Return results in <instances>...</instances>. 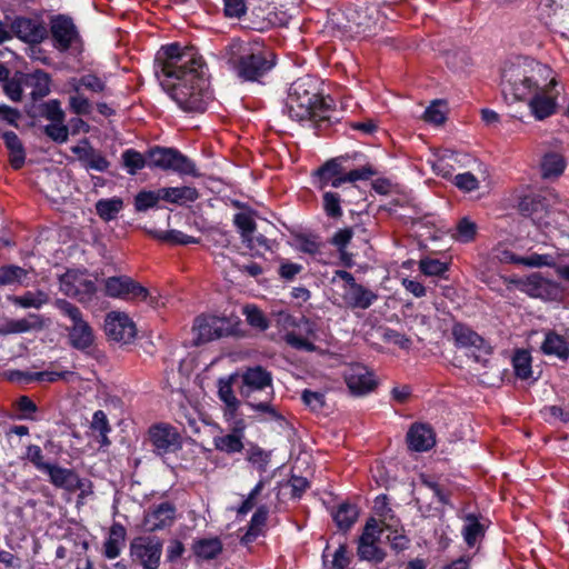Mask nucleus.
I'll list each match as a JSON object with an SVG mask.
<instances>
[{
  "instance_id": "obj_1",
  "label": "nucleus",
  "mask_w": 569,
  "mask_h": 569,
  "mask_svg": "<svg viewBox=\"0 0 569 569\" xmlns=\"http://www.w3.org/2000/svg\"><path fill=\"white\" fill-rule=\"evenodd\" d=\"M346 162L345 157L331 158L311 172V184L322 191V208L331 219L342 217L343 193L356 191L357 181H366L377 174L371 164L348 169Z\"/></svg>"
},
{
  "instance_id": "obj_2",
  "label": "nucleus",
  "mask_w": 569,
  "mask_h": 569,
  "mask_svg": "<svg viewBox=\"0 0 569 569\" xmlns=\"http://www.w3.org/2000/svg\"><path fill=\"white\" fill-rule=\"evenodd\" d=\"M335 111L333 100L319 92L312 77H301L291 83L283 112L292 120L308 122L320 134L331 126Z\"/></svg>"
},
{
  "instance_id": "obj_3",
  "label": "nucleus",
  "mask_w": 569,
  "mask_h": 569,
  "mask_svg": "<svg viewBox=\"0 0 569 569\" xmlns=\"http://www.w3.org/2000/svg\"><path fill=\"white\" fill-rule=\"evenodd\" d=\"M179 59L180 110L189 113H202L211 100L207 64L192 44L180 48Z\"/></svg>"
},
{
  "instance_id": "obj_4",
  "label": "nucleus",
  "mask_w": 569,
  "mask_h": 569,
  "mask_svg": "<svg viewBox=\"0 0 569 569\" xmlns=\"http://www.w3.org/2000/svg\"><path fill=\"white\" fill-rule=\"evenodd\" d=\"M224 57L241 82H261L277 63L276 54L259 41L232 39Z\"/></svg>"
},
{
  "instance_id": "obj_5",
  "label": "nucleus",
  "mask_w": 569,
  "mask_h": 569,
  "mask_svg": "<svg viewBox=\"0 0 569 569\" xmlns=\"http://www.w3.org/2000/svg\"><path fill=\"white\" fill-rule=\"evenodd\" d=\"M551 69L532 59H521L505 67L501 76L502 92L513 100L526 101L538 90L555 87V78L548 80Z\"/></svg>"
},
{
  "instance_id": "obj_6",
  "label": "nucleus",
  "mask_w": 569,
  "mask_h": 569,
  "mask_svg": "<svg viewBox=\"0 0 569 569\" xmlns=\"http://www.w3.org/2000/svg\"><path fill=\"white\" fill-rule=\"evenodd\" d=\"M56 305L62 315L71 320V326L67 328L70 347L82 352H88L96 341L92 327L83 319L82 312L73 303L64 299H59Z\"/></svg>"
},
{
  "instance_id": "obj_7",
  "label": "nucleus",
  "mask_w": 569,
  "mask_h": 569,
  "mask_svg": "<svg viewBox=\"0 0 569 569\" xmlns=\"http://www.w3.org/2000/svg\"><path fill=\"white\" fill-rule=\"evenodd\" d=\"M154 73L162 89L173 100H178V42L162 46L156 53Z\"/></svg>"
},
{
  "instance_id": "obj_8",
  "label": "nucleus",
  "mask_w": 569,
  "mask_h": 569,
  "mask_svg": "<svg viewBox=\"0 0 569 569\" xmlns=\"http://www.w3.org/2000/svg\"><path fill=\"white\" fill-rule=\"evenodd\" d=\"M342 281L340 298L349 309L366 310L378 299V295L356 281L355 276L346 270H336L332 282Z\"/></svg>"
},
{
  "instance_id": "obj_9",
  "label": "nucleus",
  "mask_w": 569,
  "mask_h": 569,
  "mask_svg": "<svg viewBox=\"0 0 569 569\" xmlns=\"http://www.w3.org/2000/svg\"><path fill=\"white\" fill-rule=\"evenodd\" d=\"M162 552L160 540L151 537H137L130 543V553L144 569H157Z\"/></svg>"
},
{
  "instance_id": "obj_10",
  "label": "nucleus",
  "mask_w": 569,
  "mask_h": 569,
  "mask_svg": "<svg viewBox=\"0 0 569 569\" xmlns=\"http://www.w3.org/2000/svg\"><path fill=\"white\" fill-rule=\"evenodd\" d=\"M224 322V319L214 316L200 315L196 317L191 327L190 343L200 346L226 336Z\"/></svg>"
},
{
  "instance_id": "obj_11",
  "label": "nucleus",
  "mask_w": 569,
  "mask_h": 569,
  "mask_svg": "<svg viewBox=\"0 0 569 569\" xmlns=\"http://www.w3.org/2000/svg\"><path fill=\"white\" fill-rule=\"evenodd\" d=\"M343 378L349 391L353 396H365L373 391L378 386L373 372L361 363H353L346 368Z\"/></svg>"
},
{
  "instance_id": "obj_12",
  "label": "nucleus",
  "mask_w": 569,
  "mask_h": 569,
  "mask_svg": "<svg viewBox=\"0 0 569 569\" xmlns=\"http://www.w3.org/2000/svg\"><path fill=\"white\" fill-rule=\"evenodd\" d=\"M104 292L112 298L146 300L148 289L127 276L109 277L104 280Z\"/></svg>"
},
{
  "instance_id": "obj_13",
  "label": "nucleus",
  "mask_w": 569,
  "mask_h": 569,
  "mask_svg": "<svg viewBox=\"0 0 569 569\" xmlns=\"http://www.w3.org/2000/svg\"><path fill=\"white\" fill-rule=\"evenodd\" d=\"M104 331L110 340L130 343L137 335L134 322L121 312H110L104 320Z\"/></svg>"
},
{
  "instance_id": "obj_14",
  "label": "nucleus",
  "mask_w": 569,
  "mask_h": 569,
  "mask_svg": "<svg viewBox=\"0 0 569 569\" xmlns=\"http://www.w3.org/2000/svg\"><path fill=\"white\" fill-rule=\"evenodd\" d=\"M518 287L521 291L532 298L556 300L560 296L559 286L556 282L543 278L539 272H533L525 279L519 280Z\"/></svg>"
},
{
  "instance_id": "obj_15",
  "label": "nucleus",
  "mask_w": 569,
  "mask_h": 569,
  "mask_svg": "<svg viewBox=\"0 0 569 569\" xmlns=\"http://www.w3.org/2000/svg\"><path fill=\"white\" fill-rule=\"evenodd\" d=\"M50 32L54 48L67 51L78 38V30L72 19L64 14H58L50 21Z\"/></svg>"
},
{
  "instance_id": "obj_16",
  "label": "nucleus",
  "mask_w": 569,
  "mask_h": 569,
  "mask_svg": "<svg viewBox=\"0 0 569 569\" xmlns=\"http://www.w3.org/2000/svg\"><path fill=\"white\" fill-rule=\"evenodd\" d=\"M242 386L240 388V395L247 399H250L254 391H262L269 388L270 395H272V376L261 366H254L247 368L242 375Z\"/></svg>"
},
{
  "instance_id": "obj_17",
  "label": "nucleus",
  "mask_w": 569,
  "mask_h": 569,
  "mask_svg": "<svg viewBox=\"0 0 569 569\" xmlns=\"http://www.w3.org/2000/svg\"><path fill=\"white\" fill-rule=\"evenodd\" d=\"M451 333L458 348H475L485 355L492 352L490 345L466 323L455 322Z\"/></svg>"
},
{
  "instance_id": "obj_18",
  "label": "nucleus",
  "mask_w": 569,
  "mask_h": 569,
  "mask_svg": "<svg viewBox=\"0 0 569 569\" xmlns=\"http://www.w3.org/2000/svg\"><path fill=\"white\" fill-rule=\"evenodd\" d=\"M44 473L49 476V481L56 488L63 489L69 492L83 490L84 480H82L73 469L51 463Z\"/></svg>"
},
{
  "instance_id": "obj_19",
  "label": "nucleus",
  "mask_w": 569,
  "mask_h": 569,
  "mask_svg": "<svg viewBox=\"0 0 569 569\" xmlns=\"http://www.w3.org/2000/svg\"><path fill=\"white\" fill-rule=\"evenodd\" d=\"M410 450L423 452L430 450L436 445L433 429L426 423H413L406 436Z\"/></svg>"
},
{
  "instance_id": "obj_20",
  "label": "nucleus",
  "mask_w": 569,
  "mask_h": 569,
  "mask_svg": "<svg viewBox=\"0 0 569 569\" xmlns=\"http://www.w3.org/2000/svg\"><path fill=\"white\" fill-rule=\"evenodd\" d=\"M176 519V507L170 502H161L149 510L143 519L146 531H156L169 527Z\"/></svg>"
},
{
  "instance_id": "obj_21",
  "label": "nucleus",
  "mask_w": 569,
  "mask_h": 569,
  "mask_svg": "<svg viewBox=\"0 0 569 569\" xmlns=\"http://www.w3.org/2000/svg\"><path fill=\"white\" fill-rule=\"evenodd\" d=\"M11 32L27 43H39L46 36V29L40 23L24 17H17L11 22Z\"/></svg>"
},
{
  "instance_id": "obj_22",
  "label": "nucleus",
  "mask_w": 569,
  "mask_h": 569,
  "mask_svg": "<svg viewBox=\"0 0 569 569\" xmlns=\"http://www.w3.org/2000/svg\"><path fill=\"white\" fill-rule=\"evenodd\" d=\"M553 87H546L545 90H538L526 101H528L531 113L537 120H543L556 112V97L551 94Z\"/></svg>"
},
{
  "instance_id": "obj_23",
  "label": "nucleus",
  "mask_w": 569,
  "mask_h": 569,
  "mask_svg": "<svg viewBox=\"0 0 569 569\" xmlns=\"http://www.w3.org/2000/svg\"><path fill=\"white\" fill-rule=\"evenodd\" d=\"M236 379L237 375H230L227 378H220L218 380V396L224 403L223 415L226 420L234 418L240 408V401L233 392V382Z\"/></svg>"
},
{
  "instance_id": "obj_24",
  "label": "nucleus",
  "mask_w": 569,
  "mask_h": 569,
  "mask_svg": "<svg viewBox=\"0 0 569 569\" xmlns=\"http://www.w3.org/2000/svg\"><path fill=\"white\" fill-rule=\"evenodd\" d=\"M540 351L546 356L557 357L561 361L569 359V341L555 330L545 331V338Z\"/></svg>"
},
{
  "instance_id": "obj_25",
  "label": "nucleus",
  "mask_w": 569,
  "mask_h": 569,
  "mask_svg": "<svg viewBox=\"0 0 569 569\" xmlns=\"http://www.w3.org/2000/svg\"><path fill=\"white\" fill-rule=\"evenodd\" d=\"M149 436L159 455H163L174 448L178 433L168 425H157L150 428Z\"/></svg>"
},
{
  "instance_id": "obj_26",
  "label": "nucleus",
  "mask_w": 569,
  "mask_h": 569,
  "mask_svg": "<svg viewBox=\"0 0 569 569\" xmlns=\"http://www.w3.org/2000/svg\"><path fill=\"white\" fill-rule=\"evenodd\" d=\"M126 528L120 522H113L103 542V556L110 560L118 558L126 546Z\"/></svg>"
},
{
  "instance_id": "obj_27",
  "label": "nucleus",
  "mask_w": 569,
  "mask_h": 569,
  "mask_svg": "<svg viewBox=\"0 0 569 569\" xmlns=\"http://www.w3.org/2000/svg\"><path fill=\"white\" fill-rule=\"evenodd\" d=\"M72 152L78 156V159L87 169L104 172L110 167V162L107 160V158L99 150L91 146L73 147Z\"/></svg>"
},
{
  "instance_id": "obj_28",
  "label": "nucleus",
  "mask_w": 569,
  "mask_h": 569,
  "mask_svg": "<svg viewBox=\"0 0 569 569\" xmlns=\"http://www.w3.org/2000/svg\"><path fill=\"white\" fill-rule=\"evenodd\" d=\"M148 167L162 170L178 169V152L171 148L154 147L148 151Z\"/></svg>"
},
{
  "instance_id": "obj_29",
  "label": "nucleus",
  "mask_w": 569,
  "mask_h": 569,
  "mask_svg": "<svg viewBox=\"0 0 569 569\" xmlns=\"http://www.w3.org/2000/svg\"><path fill=\"white\" fill-rule=\"evenodd\" d=\"M567 167L565 157L555 151H550L543 154L540 169L541 177L543 179H555L560 177Z\"/></svg>"
},
{
  "instance_id": "obj_30",
  "label": "nucleus",
  "mask_w": 569,
  "mask_h": 569,
  "mask_svg": "<svg viewBox=\"0 0 569 569\" xmlns=\"http://www.w3.org/2000/svg\"><path fill=\"white\" fill-rule=\"evenodd\" d=\"M463 521L462 536L467 546L472 548L485 537L486 526L480 522V516L476 513H467Z\"/></svg>"
},
{
  "instance_id": "obj_31",
  "label": "nucleus",
  "mask_w": 569,
  "mask_h": 569,
  "mask_svg": "<svg viewBox=\"0 0 569 569\" xmlns=\"http://www.w3.org/2000/svg\"><path fill=\"white\" fill-rule=\"evenodd\" d=\"M64 284L67 287L66 293L82 303L90 302L97 292L96 282L87 278H78L72 284Z\"/></svg>"
},
{
  "instance_id": "obj_32",
  "label": "nucleus",
  "mask_w": 569,
  "mask_h": 569,
  "mask_svg": "<svg viewBox=\"0 0 569 569\" xmlns=\"http://www.w3.org/2000/svg\"><path fill=\"white\" fill-rule=\"evenodd\" d=\"M41 327L42 321L40 316L30 313L29 317L24 319L8 320L3 327L0 328V335L22 333L32 329H40Z\"/></svg>"
},
{
  "instance_id": "obj_33",
  "label": "nucleus",
  "mask_w": 569,
  "mask_h": 569,
  "mask_svg": "<svg viewBox=\"0 0 569 569\" xmlns=\"http://www.w3.org/2000/svg\"><path fill=\"white\" fill-rule=\"evenodd\" d=\"M193 553L202 560L216 559L223 550L222 542L219 538L199 539L193 542Z\"/></svg>"
},
{
  "instance_id": "obj_34",
  "label": "nucleus",
  "mask_w": 569,
  "mask_h": 569,
  "mask_svg": "<svg viewBox=\"0 0 569 569\" xmlns=\"http://www.w3.org/2000/svg\"><path fill=\"white\" fill-rule=\"evenodd\" d=\"M73 92H78L82 88L92 93H108V87L104 80L93 73H87L80 78H73L70 81Z\"/></svg>"
},
{
  "instance_id": "obj_35",
  "label": "nucleus",
  "mask_w": 569,
  "mask_h": 569,
  "mask_svg": "<svg viewBox=\"0 0 569 569\" xmlns=\"http://www.w3.org/2000/svg\"><path fill=\"white\" fill-rule=\"evenodd\" d=\"M268 515L269 510L267 506L258 507L252 515L248 530L242 538L246 543L253 542L260 535H262L263 528L267 525Z\"/></svg>"
},
{
  "instance_id": "obj_36",
  "label": "nucleus",
  "mask_w": 569,
  "mask_h": 569,
  "mask_svg": "<svg viewBox=\"0 0 569 569\" xmlns=\"http://www.w3.org/2000/svg\"><path fill=\"white\" fill-rule=\"evenodd\" d=\"M512 368L515 375L520 380H527L532 376V357L530 351L526 349H517L513 352Z\"/></svg>"
},
{
  "instance_id": "obj_37",
  "label": "nucleus",
  "mask_w": 569,
  "mask_h": 569,
  "mask_svg": "<svg viewBox=\"0 0 569 569\" xmlns=\"http://www.w3.org/2000/svg\"><path fill=\"white\" fill-rule=\"evenodd\" d=\"M233 223L240 231L242 242L246 243V246L249 249L253 250L254 249L253 232L257 227L253 218L248 213L240 212V213L234 214Z\"/></svg>"
},
{
  "instance_id": "obj_38",
  "label": "nucleus",
  "mask_w": 569,
  "mask_h": 569,
  "mask_svg": "<svg viewBox=\"0 0 569 569\" xmlns=\"http://www.w3.org/2000/svg\"><path fill=\"white\" fill-rule=\"evenodd\" d=\"M358 508L355 505L341 503L332 513L333 520L340 530H349L358 518Z\"/></svg>"
},
{
  "instance_id": "obj_39",
  "label": "nucleus",
  "mask_w": 569,
  "mask_h": 569,
  "mask_svg": "<svg viewBox=\"0 0 569 569\" xmlns=\"http://www.w3.org/2000/svg\"><path fill=\"white\" fill-rule=\"evenodd\" d=\"M214 448L227 455L241 452L243 449L242 435L228 433L213 438Z\"/></svg>"
},
{
  "instance_id": "obj_40",
  "label": "nucleus",
  "mask_w": 569,
  "mask_h": 569,
  "mask_svg": "<svg viewBox=\"0 0 569 569\" xmlns=\"http://www.w3.org/2000/svg\"><path fill=\"white\" fill-rule=\"evenodd\" d=\"M90 429L99 433V443L101 447L110 446L111 441L108 438V433L111 431V427L104 411L97 410L93 413Z\"/></svg>"
},
{
  "instance_id": "obj_41",
  "label": "nucleus",
  "mask_w": 569,
  "mask_h": 569,
  "mask_svg": "<svg viewBox=\"0 0 569 569\" xmlns=\"http://www.w3.org/2000/svg\"><path fill=\"white\" fill-rule=\"evenodd\" d=\"M16 306L22 308H41L48 302L49 297L46 292L38 290L36 292L27 291L22 296H12L9 298Z\"/></svg>"
},
{
  "instance_id": "obj_42",
  "label": "nucleus",
  "mask_w": 569,
  "mask_h": 569,
  "mask_svg": "<svg viewBox=\"0 0 569 569\" xmlns=\"http://www.w3.org/2000/svg\"><path fill=\"white\" fill-rule=\"evenodd\" d=\"M30 84L32 86L31 98L37 101L50 92V77L47 72L38 70L31 74Z\"/></svg>"
},
{
  "instance_id": "obj_43",
  "label": "nucleus",
  "mask_w": 569,
  "mask_h": 569,
  "mask_svg": "<svg viewBox=\"0 0 569 569\" xmlns=\"http://www.w3.org/2000/svg\"><path fill=\"white\" fill-rule=\"evenodd\" d=\"M122 204L123 202L119 198L101 199L96 203V211L101 219L110 221L120 212Z\"/></svg>"
},
{
  "instance_id": "obj_44",
  "label": "nucleus",
  "mask_w": 569,
  "mask_h": 569,
  "mask_svg": "<svg viewBox=\"0 0 569 569\" xmlns=\"http://www.w3.org/2000/svg\"><path fill=\"white\" fill-rule=\"evenodd\" d=\"M28 271L19 266L8 264L0 267V287L21 284Z\"/></svg>"
},
{
  "instance_id": "obj_45",
  "label": "nucleus",
  "mask_w": 569,
  "mask_h": 569,
  "mask_svg": "<svg viewBox=\"0 0 569 569\" xmlns=\"http://www.w3.org/2000/svg\"><path fill=\"white\" fill-rule=\"evenodd\" d=\"M122 160L128 172L130 174H136L146 166L148 167V152L143 156L133 149H128L122 153Z\"/></svg>"
},
{
  "instance_id": "obj_46",
  "label": "nucleus",
  "mask_w": 569,
  "mask_h": 569,
  "mask_svg": "<svg viewBox=\"0 0 569 569\" xmlns=\"http://www.w3.org/2000/svg\"><path fill=\"white\" fill-rule=\"evenodd\" d=\"M357 556L360 560L381 563L386 558V552L377 543H358Z\"/></svg>"
},
{
  "instance_id": "obj_47",
  "label": "nucleus",
  "mask_w": 569,
  "mask_h": 569,
  "mask_svg": "<svg viewBox=\"0 0 569 569\" xmlns=\"http://www.w3.org/2000/svg\"><path fill=\"white\" fill-rule=\"evenodd\" d=\"M477 229V224L473 221L468 217H463L457 222L453 237L460 242L468 243L476 238Z\"/></svg>"
},
{
  "instance_id": "obj_48",
  "label": "nucleus",
  "mask_w": 569,
  "mask_h": 569,
  "mask_svg": "<svg viewBox=\"0 0 569 569\" xmlns=\"http://www.w3.org/2000/svg\"><path fill=\"white\" fill-rule=\"evenodd\" d=\"M40 116L51 121H64L66 114L61 109L60 101L57 99L49 100L39 107Z\"/></svg>"
},
{
  "instance_id": "obj_49",
  "label": "nucleus",
  "mask_w": 569,
  "mask_h": 569,
  "mask_svg": "<svg viewBox=\"0 0 569 569\" xmlns=\"http://www.w3.org/2000/svg\"><path fill=\"white\" fill-rule=\"evenodd\" d=\"M43 132L54 142L64 143L68 141L69 127L64 124V121H51V123L44 126Z\"/></svg>"
},
{
  "instance_id": "obj_50",
  "label": "nucleus",
  "mask_w": 569,
  "mask_h": 569,
  "mask_svg": "<svg viewBox=\"0 0 569 569\" xmlns=\"http://www.w3.org/2000/svg\"><path fill=\"white\" fill-rule=\"evenodd\" d=\"M516 263L523 264L527 267H553L555 258L550 254L531 253L527 257H518L513 259Z\"/></svg>"
},
{
  "instance_id": "obj_51",
  "label": "nucleus",
  "mask_w": 569,
  "mask_h": 569,
  "mask_svg": "<svg viewBox=\"0 0 569 569\" xmlns=\"http://www.w3.org/2000/svg\"><path fill=\"white\" fill-rule=\"evenodd\" d=\"M24 458L32 463V466L41 471L44 472L51 462H47L44 460V455L40 446L38 445H29L26 449Z\"/></svg>"
},
{
  "instance_id": "obj_52",
  "label": "nucleus",
  "mask_w": 569,
  "mask_h": 569,
  "mask_svg": "<svg viewBox=\"0 0 569 569\" xmlns=\"http://www.w3.org/2000/svg\"><path fill=\"white\" fill-rule=\"evenodd\" d=\"M69 107L78 116H87L92 110L89 99L79 90L69 97Z\"/></svg>"
},
{
  "instance_id": "obj_53",
  "label": "nucleus",
  "mask_w": 569,
  "mask_h": 569,
  "mask_svg": "<svg viewBox=\"0 0 569 569\" xmlns=\"http://www.w3.org/2000/svg\"><path fill=\"white\" fill-rule=\"evenodd\" d=\"M382 530L379 529L378 521L375 518H369L365 525L358 543H377L380 539Z\"/></svg>"
},
{
  "instance_id": "obj_54",
  "label": "nucleus",
  "mask_w": 569,
  "mask_h": 569,
  "mask_svg": "<svg viewBox=\"0 0 569 569\" xmlns=\"http://www.w3.org/2000/svg\"><path fill=\"white\" fill-rule=\"evenodd\" d=\"M419 269L426 276H442L448 264L438 259L425 258L420 260Z\"/></svg>"
},
{
  "instance_id": "obj_55",
  "label": "nucleus",
  "mask_w": 569,
  "mask_h": 569,
  "mask_svg": "<svg viewBox=\"0 0 569 569\" xmlns=\"http://www.w3.org/2000/svg\"><path fill=\"white\" fill-rule=\"evenodd\" d=\"M247 321L250 326L260 330H266L269 326L263 312L256 306H247L244 308Z\"/></svg>"
},
{
  "instance_id": "obj_56",
  "label": "nucleus",
  "mask_w": 569,
  "mask_h": 569,
  "mask_svg": "<svg viewBox=\"0 0 569 569\" xmlns=\"http://www.w3.org/2000/svg\"><path fill=\"white\" fill-rule=\"evenodd\" d=\"M296 240L300 251L309 254H316L320 252L321 242L317 236L298 234Z\"/></svg>"
},
{
  "instance_id": "obj_57",
  "label": "nucleus",
  "mask_w": 569,
  "mask_h": 569,
  "mask_svg": "<svg viewBox=\"0 0 569 569\" xmlns=\"http://www.w3.org/2000/svg\"><path fill=\"white\" fill-rule=\"evenodd\" d=\"M70 376H73L72 371H40L29 375V380L56 382L58 380H68Z\"/></svg>"
},
{
  "instance_id": "obj_58",
  "label": "nucleus",
  "mask_w": 569,
  "mask_h": 569,
  "mask_svg": "<svg viewBox=\"0 0 569 569\" xmlns=\"http://www.w3.org/2000/svg\"><path fill=\"white\" fill-rule=\"evenodd\" d=\"M455 186L465 192H471L478 189L479 181L471 172L459 173L453 178Z\"/></svg>"
},
{
  "instance_id": "obj_59",
  "label": "nucleus",
  "mask_w": 569,
  "mask_h": 569,
  "mask_svg": "<svg viewBox=\"0 0 569 569\" xmlns=\"http://www.w3.org/2000/svg\"><path fill=\"white\" fill-rule=\"evenodd\" d=\"M158 204L156 191H140L134 198V207L137 211H146Z\"/></svg>"
},
{
  "instance_id": "obj_60",
  "label": "nucleus",
  "mask_w": 569,
  "mask_h": 569,
  "mask_svg": "<svg viewBox=\"0 0 569 569\" xmlns=\"http://www.w3.org/2000/svg\"><path fill=\"white\" fill-rule=\"evenodd\" d=\"M382 338H383V341H386L388 343L397 345L402 349H409L411 346L410 338H408L406 335H403L397 330L390 329V328H387L383 331Z\"/></svg>"
},
{
  "instance_id": "obj_61",
  "label": "nucleus",
  "mask_w": 569,
  "mask_h": 569,
  "mask_svg": "<svg viewBox=\"0 0 569 569\" xmlns=\"http://www.w3.org/2000/svg\"><path fill=\"white\" fill-rule=\"evenodd\" d=\"M375 511L376 513L382 518V522L385 523L387 529L391 528V525L386 523L387 519H392V509L389 507L388 498L386 495H381L375 500Z\"/></svg>"
},
{
  "instance_id": "obj_62",
  "label": "nucleus",
  "mask_w": 569,
  "mask_h": 569,
  "mask_svg": "<svg viewBox=\"0 0 569 569\" xmlns=\"http://www.w3.org/2000/svg\"><path fill=\"white\" fill-rule=\"evenodd\" d=\"M224 14L228 18H241L246 11L247 6L244 0H223Z\"/></svg>"
},
{
  "instance_id": "obj_63",
  "label": "nucleus",
  "mask_w": 569,
  "mask_h": 569,
  "mask_svg": "<svg viewBox=\"0 0 569 569\" xmlns=\"http://www.w3.org/2000/svg\"><path fill=\"white\" fill-rule=\"evenodd\" d=\"M301 399L306 406L315 411L321 409L325 405V395L318 391L306 389L302 392Z\"/></svg>"
},
{
  "instance_id": "obj_64",
  "label": "nucleus",
  "mask_w": 569,
  "mask_h": 569,
  "mask_svg": "<svg viewBox=\"0 0 569 569\" xmlns=\"http://www.w3.org/2000/svg\"><path fill=\"white\" fill-rule=\"evenodd\" d=\"M350 563V559L347 556V546L340 545L333 553V559L329 569H347Z\"/></svg>"
}]
</instances>
